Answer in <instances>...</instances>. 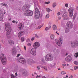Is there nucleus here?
<instances>
[{"label": "nucleus", "mask_w": 78, "mask_h": 78, "mask_svg": "<svg viewBox=\"0 0 78 78\" xmlns=\"http://www.w3.org/2000/svg\"><path fill=\"white\" fill-rule=\"evenodd\" d=\"M40 14H41V13L39 9L37 8H36L35 11L34 16L35 19H39V18L40 17Z\"/></svg>", "instance_id": "1"}, {"label": "nucleus", "mask_w": 78, "mask_h": 78, "mask_svg": "<svg viewBox=\"0 0 78 78\" xmlns=\"http://www.w3.org/2000/svg\"><path fill=\"white\" fill-rule=\"evenodd\" d=\"M24 14L25 16H31L33 14V12L30 10H27L25 11Z\"/></svg>", "instance_id": "2"}, {"label": "nucleus", "mask_w": 78, "mask_h": 78, "mask_svg": "<svg viewBox=\"0 0 78 78\" xmlns=\"http://www.w3.org/2000/svg\"><path fill=\"white\" fill-rule=\"evenodd\" d=\"M5 30L7 33H9V32H11V28L10 24L8 23L5 24Z\"/></svg>", "instance_id": "3"}, {"label": "nucleus", "mask_w": 78, "mask_h": 78, "mask_svg": "<svg viewBox=\"0 0 78 78\" xmlns=\"http://www.w3.org/2000/svg\"><path fill=\"white\" fill-rule=\"evenodd\" d=\"M45 59L47 61L53 60V57H52V55L50 54L47 55L45 57Z\"/></svg>", "instance_id": "4"}, {"label": "nucleus", "mask_w": 78, "mask_h": 78, "mask_svg": "<svg viewBox=\"0 0 78 78\" xmlns=\"http://www.w3.org/2000/svg\"><path fill=\"white\" fill-rule=\"evenodd\" d=\"M73 11H74V9L73 7H70L68 9L70 17H73Z\"/></svg>", "instance_id": "5"}, {"label": "nucleus", "mask_w": 78, "mask_h": 78, "mask_svg": "<svg viewBox=\"0 0 78 78\" xmlns=\"http://www.w3.org/2000/svg\"><path fill=\"white\" fill-rule=\"evenodd\" d=\"M62 38H60L59 40H55V42L58 46H61V45L62 44Z\"/></svg>", "instance_id": "6"}, {"label": "nucleus", "mask_w": 78, "mask_h": 78, "mask_svg": "<svg viewBox=\"0 0 78 78\" xmlns=\"http://www.w3.org/2000/svg\"><path fill=\"white\" fill-rule=\"evenodd\" d=\"M30 8V6L28 4H26L25 5L23 8H22V10H23V11H27V10H29L28 9H29Z\"/></svg>", "instance_id": "7"}, {"label": "nucleus", "mask_w": 78, "mask_h": 78, "mask_svg": "<svg viewBox=\"0 0 78 78\" xmlns=\"http://www.w3.org/2000/svg\"><path fill=\"white\" fill-rule=\"evenodd\" d=\"M62 17H64L63 18V20H68V19H69V18H68V13H65L62 16Z\"/></svg>", "instance_id": "8"}, {"label": "nucleus", "mask_w": 78, "mask_h": 78, "mask_svg": "<svg viewBox=\"0 0 78 78\" xmlns=\"http://www.w3.org/2000/svg\"><path fill=\"white\" fill-rule=\"evenodd\" d=\"M30 53L32 55L35 56L36 55V49L34 48H32L31 49L30 51Z\"/></svg>", "instance_id": "9"}, {"label": "nucleus", "mask_w": 78, "mask_h": 78, "mask_svg": "<svg viewBox=\"0 0 78 78\" xmlns=\"http://www.w3.org/2000/svg\"><path fill=\"white\" fill-rule=\"evenodd\" d=\"M39 46H40V44L38 42H35L34 44V47L35 49L39 47Z\"/></svg>", "instance_id": "10"}, {"label": "nucleus", "mask_w": 78, "mask_h": 78, "mask_svg": "<svg viewBox=\"0 0 78 78\" xmlns=\"http://www.w3.org/2000/svg\"><path fill=\"white\" fill-rule=\"evenodd\" d=\"M18 61L22 64H24L26 62V61H25L24 58H20L18 59Z\"/></svg>", "instance_id": "11"}, {"label": "nucleus", "mask_w": 78, "mask_h": 78, "mask_svg": "<svg viewBox=\"0 0 78 78\" xmlns=\"http://www.w3.org/2000/svg\"><path fill=\"white\" fill-rule=\"evenodd\" d=\"M1 55L3 56L1 57V60L2 61V62H3V61H7L6 57H4L5 54L2 53Z\"/></svg>", "instance_id": "12"}, {"label": "nucleus", "mask_w": 78, "mask_h": 78, "mask_svg": "<svg viewBox=\"0 0 78 78\" xmlns=\"http://www.w3.org/2000/svg\"><path fill=\"white\" fill-rule=\"evenodd\" d=\"M67 26L69 28H72L73 27V24L71 22L69 21L67 23Z\"/></svg>", "instance_id": "13"}, {"label": "nucleus", "mask_w": 78, "mask_h": 78, "mask_svg": "<svg viewBox=\"0 0 78 78\" xmlns=\"http://www.w3.org/2000/svg\"><path fill=\"white\" fill-rule=\"evenodd\" d=\"M72 47L73 48L75 47L76 46H78V42L76 41L74 43H71Z\"/></svg>", "instance_id": "14"}, {"label": "nucleus", "mask_w": 78, "mask_h": 78, "mask_svg": "<svg viewBox=\"0 0 78 78\" xmlns=\"http://www.w3.org/2000/svg\"><path fill=\"white\" fill-rule=\"evenodd\" d=\"M66 61H72V57L70 55L67 56L66 58Z\"/></svg>", "instance_id": "15"}, {"label": "nucleus", "mask_w": 78, "mask_h": 78, "mask_svg": "<svg viewBox=\"0 0 78 78\" xmlns=\"http://www.w3.org/2000/svg\"><path fill=\"white\" fill-rule=\"evenodd\" d=\"M16 53H17V51L16 50V48H13L12 50V55H16Z\"/></svg>", "instance_id": "16"}, {"label": "nucleus", "mask_w": 78, "mask_h": 78, "mask_svg": "<svg viewBox=\"0 0 78 78\" xmlns=\"http://www.w3.org/2000/svg\"><path fill=\"white\" fill-rule=\"evenodd\" d=\"M24 34V32L23 31H21L18 34V36L19 38H20V37Z\"/></svg>", "instance_id": "17"}, {"label": "nucleus", "mask_w": 78, "mask_h": 78, "mask_svg": "<svg viewBox=\"0 0 78 78\" xmlns=\"http://www.w3.org/2000/svg\"><path fill=\"white\" fill-rule=\"evenodd\" d=\"M23 24L21 23L20 25L19 26V28L20 30H22L23 28Z\"/></svg>", "instance_id": "18"}, {"label": "nucleus", "mask_w": 78, "mask_h": 78, "mask_svg": "<svg viewBox=\"0 0 78 78\" xmlns=\"http://www.w3.org/2000/svg\"><path fill=\"white\" fill-rule=\"evenodd\" d=\"M27 62L28 64H31V63H33L34 61L31 59H29L27 60Z\"/></svg>", "instance_id": "19"}, {"label": "nucleus", "mask_w": 78, "mask_h": 78, "mask_svg": "<svg viewBox=\"0 0 78 78\" xmlns=\"http://www.w3.org/2000/svg\"><path fill=\"white\" fill-rule=\"evenodd\" d=\"M6 36L8 38H10L11 37V34L9 32H7L6 33Z\"/></svg>", "instance_id": "20"}, {"label": "nucleus", "mask_w": 78, "mask_h": 78, "mask_svg": "<svg viewBox=\"0 0 78 78\" xmlns=\"http://www.w3.org/2000/svg\"><path fill=\"white\" fill-rule=\"evenodd\" d=\"M8 43L9 44L12 45V44H14V41L12 40H9L8 41Z\"/></svg>", "instance_id": "21"}, {"label": "nucleus", "mask_w": 78, "mask_h": 78, "mask_svg": "<svg viewBox=\"0 0 78 78\" xmlns=\"http://www.w3.org/2000/svg\"><path fill=\"white\" fill-rule=\"evenodd\" d=\"M65 30V32L66 33H69V32L70 31L69 29L67 28H66Z\"/></svg>", "instance_id": "22"}, {"label": "nucleus", "mask_w": 78, "mask_h": 78, "mask_svg": "<svg viewBox=\"0 0 78 78\" xmlns=\"http://www.w3.org/2000/svg\"><path fill=\"white\" fill-rule=\"evenodd\" d=\"M56 28H57L56 25H53L52 28L53 30H56Z\"/></svg>", "instance_id": "23"}, {"label": "nucleus", "mask_w": 78, "mask_h": 78, "mask_svg": "<svg viewBox=\"0 0 78 78\" xmlns=\"http://www.w3.org/2000/svg\"><path fill=\"white\" fill-rule=\"evenodd\" d=\"M77 16V14L75 13L73 16V20H74L75 19V18Z\"/></svg>", "instance_id": "24"}, {"label": "nucleus", "mask_w": 78, "mask_h": 78, "mask_svg": "<svg viewBox=\"0 0 78 78\" xmlns=\"http://www.w3.org/2000/svg\"><path fill=\"white\" fill-rule=\"evenodd\" d=\"M49 17H50V15H49V14H48L46 15L45 18V19H48Z\"/></svg>", "instance_id": "25"}, {"label": "nucleus", "mask_w": 78, "mask_h": 78, "mask_svg": "<svg viewBox=\"0 0 78 78\" xmlns=\"http://www.w3.org/2000/svg\"><path fill=\"white\" fill-rule=\"evenodd\" d=\"M11 78H17V77L13 74H11Z\"/></svg>", "instance_id": "26"}, {"label": "nucleus", "mask_w": 78, "mask_h": 78, "mask_svg": "<svg viewBox=\"0 0 78 78\" xmlns=\"http://www.w3.org/2000/svg\"><path fill=\"white\" fill-rule=\"evenodd\" d=\"M42 68H43V69H44L45 71H47V67L45 66H42Z\"/></svg>", "instance_id": "27"}, {"label": "nucleus", "mask_w": 78, "mask_h": 78, "mask_svg": "<svg viewBox=\"0 0 78 78\" xmlns=\"http://www.w3.org/2000/svg\"><path fill=\"white\" fill-rule=\"evenodd\" d=\"M1 5L2 6H7V5L5 3H2L1 4Z\"/></svg>", "instance_id": "28"}, {"label": "nucleus", "mask_w": 78, "mask_h": 78, "mask_svg": "<svg viewBox=\"0 0 78 78\" xmlns=\"http://www.w3.org/2000/svg\"><path fill=\"white\" fill-rule=\"evenodd\" d=\"M51 39H54V38H55L54 35L51 34Z\"/></svg>", "instance_id": "29"}, {"label": "nucleus", "mask_w": 78, "mask_h": 78, "mask_svg": "<svg viewBox=\"0 0 78 78\" xmlns=\"http://www.w3.org/2000/svg\"><path fill=\"white\" fill-rule=\"evenodd\" d=\"M2 62L3 65H6V61H3Z\"/></svg>", "instance_id": "30"}, {"label": "nucleus", "mask_w": 78, "mask_h": 78, "mask_svg": "<svg viewBox=\"0 0 78 78\" xmlns=\"http://www.w3.org/2000/svg\"><path fill=\"white\" fill-rule=\"evenodd\" d=\"M46 11L48 12H49L50 11V9L49 8H46Z\"/></svg>", "instance_id": "31"}, {"label": "nucleus", "mask_w": 78, "mask_h": 78, "mask_svg": "<svg viewBox=\"0 0 78 78\" xmlns=\"http://www.w3.org/2000/svg\"><path fill=\"white\" fill-rule=\"evenodd\" d=\"M53 7L55 8L56 6V3H54L52 5Z\"/></svg>", "instance_id": "32"}, {"label": "nucleus", "mask_w": 78, "mask_h": 78, "mask_svg": "<svg viewBox=\"0 0 78 78\" xmlns=\"http://www.w3.org/2000/svg\"><path fill=\"white\" fill-rule=\"evenodd\" d=\"M74 56H75V57H76V58H77V57H78V53H75L74 55Z\"/></svg>", "instance_id": "33"}, {"label": "nucleus", "mask_w": 78, "mask_h": 78, "mask_svg": "<svg viewBox=\"0 0 78 78\" xmlns=\"http://www.w3.org/2000/svg\"><path fill=\"white\" fill-rule=\"evenodd\" d=\"M66 72L64 71H62L61 72V74L62 75H64V74H66Z\"/></svg>", "instance_id": "34"}, {"label": "nucleus", "mask_w": 78, "mask_h": 78, "mask_svg": "<svg viewBox=\"0 0 78 78\" xmlns=\"http://www.w3.org/2000/svg\"><path fill=\"white\" fill-rule=\"evenodd\" d=\"M78 69V66H75L74 67V70H77Z\"/></svg>", "instance_id": "35"}, {"label": "nucleus", "mask_w": 78, "mask_h": 78, "mask_svg": "<svg viewBox=\"0 0 78 78\" xmlns=\"http://www.w3.org/2000/svg\"><path fill=\"white\" fill-rule=\"evenodd\" d=\"M55 65H56V64L54 63L52 64H51V66L52 67H54V66H55Z\"/></svg>", "instance_id": "36"}, {"label": "nucleus", "mask_w": 78, "mask_h": 78, "mask_svg": "<svg viewBox=\"0 0 78 78\" xmlns=\"http://www.w3.org/2000/svg\"><path fill=\"white\" fill-rule=\"evenodd\" d=\"M74 63L75 64H76V65H78V62L77 61L74 62Z\"/></svg>", "instance_id": "37"}, {"label": "nucleus", "mask_w": 78, "mask_h": 78, "mask_svg": "<svg viewBox=\"0 0 78 78\" xmlns=\"http://www.w3.org/2000/svg\"><path fill=\"white\" fill-rule=\"evenodd\" d=\"M50 2H45V4H46V5H48V4H49Z\"/></svg>", "instance_id": "38"}, {"label": "nucleus", "mask_w": 78, "mask_h": 78, "mask_svg": "<svg viewBox=\"0 0 78 78\" xmlns=\"http://www.w3.org/2000/svg\"><path fill=\"white\" fill-rule=\"evenodd\" d=\"M21 40L22 42H23V41H24V38H23V37H21Z\"/></svg>", "instance_id": "39"}, {"label": "nucleus", "mask_w": 78, "mask_h": 78, "mask_svg": "<svg viewBox=\"0 0 78 78\" xmlns=\"http://www.w3.org/2000/svg\"><path fill=\"white\" fill-rule=\"evenodd\" d=\"M27 42H30V40L29 38L27 39L26 41Z\"/></svg>", "instance_id": "40"}, {"label": "nucleus", "mask_w": 78, "mask_h": 78, "mask_svg": "<svg viewBox=\"0 0 78 78\" xmlns=\"http://www.w3.org/2000/svg\"><path fill=\"white\" fill-rule=\"evenodd\" d=\"M49 30V28H48V27H47L45 28V30L46 31H47V30Z\"/></svg>", "instance_id": "41"}, {"label": "nucleus", "mask_w": 78, "mask_h": 78, "mask_svg": "<svg viewBox=\"0 0 78 78\" xmlns=\"http://www.w3.org/2000/svg\"><path fill=\"white\" fill-rule=\"evenodd\" d=\"M65 6H66V8H67V7H68V4H66L65 5Z\"/></svg>", "instance_id": "42"}, {"label": "nucleus", "mask_w": 78, "mask_h": 78, "mask_svg": "<svg viewBox=\"0 0 78 78\" xmlns=\"http://www.w3.org/2000/svg\"><path fill=\"white\" fill-rule=\"evenodd\" d=\"M43 26L41 25H40V26H39V27H38V28H39V29H40V28H41V27H42V26Z\"/></svg>", "instance_id": "43"}, {"label": "nucleus", "mask_w": 78, "mask_h": 78, "mask_svg": "<svg viewBox=\"0 0 78 78\" xmlns=\"http://www.w3.org/2000/svg\"><path fill=\"white\" fill-rule=\"evenodd\" d=\"M60 14H61V12H58L57 16H59V15H60Z\"/></svg>", "instance_id": "44"}, {"label": "nucleus", "mask_w": 78, "mask_h": 78, "mask_svg": "<svg viewBox=\"0 0 78 78\" xmlns=\"http://www.w3.org/2000/svg\"><path fill=\"white\" fill-rule=\"evenodd\" d=\"M41 61L42 62H44L45 60H44V59H41Z\"/></svg>", "instance_id": "45"}, {"label": "nucleus", "mask_w": 78, "mask_h": 78, "mask_svg": "<svg viewBox=\"0 0 78 78\" xmlns=\"http://www.w3.org/2000/svg\"><path fill=\"white\" fill-rule=\"evenodd\" d=\"M27 45L28 46H31V44H30V43H28L27 44Z\"/></svg>", "instance_id": "46"}, {"label": "nucleus", "mask_w": 78, "mask_h": 78, "mask_svg": "<svg viewBox=\"0 0 78 78\" xmlns=\"http://www.w3.org/2000/svg\"><path fill=\"white\" fill-rule=\"evenodd\" d=\"M19 56H20V54H18L16 56V57L17 58H18V57H19Z\"/></svg>", "instance_id": "47"}, {"label": "nucleus", "mask_w": 78, "mask_h": 78, "mask_svg": "<svg viewBox=\"0 0 78 78\" xmlns=\"http://www.w3.org/2000/svg\"><path fill=\"white\" fill-rule=\"evenodd\" d=\"M34 39V37H33L32 39H31V40L32 41H33V40Z\"/></svg>", "instance_id": "48"}, {"label": "nucleus", "mask_w": 78, "mask_h": 78, "mask_svg": "<svg viewBox=\"0 0 78 78\" xmlns=\"http://www.w3.org/2000/svg\"><path fill=\"white\" fill-rule=\"evenodd\" d=\"M15 76H18V75L17 74V72H16L15 73Z\"/></svg>", "instance_id": "49"}, {"label": "nucleus", "mask_w": 78, "mask_h": 78, "mask_svg": "<svg viewBox=\"0 0 78 78\" xmlns=\"http://www.w3.org/2000/svg\"><path fill=\"white\" fill-rule=\"evenodd\" d=\"M66 66V64H63L62 65V66H63V67H64L65 66Z\"/></svg>", "instance_id": "50"}, {"label": "nucleus", "mask_w": 78, "mask_h": 78, "mask_svg": "<svg viewBox=\"0 0 78 78\" xmlns=\"http://www.w3.org/2000/svg\"><path fill=\"white\" fill-rule=\"evenodd\" d=\"M12 23H16V21L15 20H13L12 21Z\"/></svg>", "instance_id": "51"}, {"label": "nucleus", "mask_w": 78, "mask_h": 78, "mask_svg": "<svg viewBox=\"0 0 78 78\" xmlns=\"http://www.w3.org/2000/svg\"><path fill=\"white\" fill-rule=\"evenodd\" d=\"M37 70H40V69H41V68H40V67H39L38 66H37Z\"/></svg>", "instance_id": "52"}, {"label": "nucleus", "mask_w": 78, "mask_h": 78, "mask_svg": "<svg viewBox=\"0 0 78 78\" xmlns=\"http://www.w3.org/2000/svg\"><path fill=\"white\" fill-rule=\"evenodd\" d=\"M14 70H15V72H17V69H16V68H15V69H14Z\"/></svg>", "instance_id": "53"}, {"label": "nucleus", "mask_w": 78, "mask_h": 78, "mask_svg": "<svg viewBox=\"0 0 78 78\" xmlns=\"http://www.w3.org/2000/svg\"><path fill=\"white\" fill-rule=\"evenodd\" d=\"M38 77H41V76H38V75H37V76L36 77V78H38Z\"/></svg>", "instance_id": "54"}, {"label": "nucleus", "mask_w": 78, "mask_h": 78, "mask_svg": "<svg viewBox=\"0 0 78 78\" xmlns=\"http://www.w3.org/2000/svg\"><path fill=\"white\" fill-rule=\"evenodd\" d=\"M3 72H6V69H4L3 70Z\"/></svg>", "instance_id": "55"}, {"label": "nucleus", "mask_w": 78, "mask_h": 78, "mask_svg": "<svg viewBox=\"0 0 78 78\" xmlns=\"http://www.w3.org/2000/svg\"><path fill=\"white\" fill-rule=\"evenodd\" d=\"M48 28L49 29H50V28H51V26H49Z\"/></svg>", "instance_id": "56"}, {"label": "nucleus", "mask_w": 78, "mask_h": 78, "mask_svg": "<svg viewBox=\"0 0 78 78\" xmlns=\"http://www.w3.org/2000/svg\"><path fill=\"white\" fill-rule=\"evenodd\" d=\"M76 10H78V6L76 7Z\"/></svg>", "instance_id": "57"}, {"label": "nucleus", "mask_w": 78, "mask_h": 78, "mask_svg": "<svg viewBox=\"0 0 78 78\" xmlns=\"http://www.w3.org/2000/svg\"><path fill=\"white\" fill-rule=\"evenodd\" d=\"M24 48L25 50H26V46H24Z\"/></svg>", "instance_id": "58"}, {"label": "nucleus", "mask_w": 78, "mask_h": 78, "mask_svg": "<svg viewBox=\"0 0 78 78\" xmlns=\"http://www.w3.org/2000/svg\"><path fill=\"white\" fill-rule=\"evenodd\" d=\"M61 19V18L60 17H58V20H60Z\"/></svg>", "instance_id": "59"}, {"label": "nucleus", "mask_w": 78, "mask_h": 78, "mask_svg": "<svg viewBox=\"0 0 78 78\" xmlns=\"http://www.w3.org/2000/svg\"><path fill=\"white\" fill-rule=\"evenodd\" d=\"M35 37H37V35L35 34Z\"/></svg>", "instance_id": "60"}, {"label": "nucleus", "mask_w": 78, "mask_h": 78, "mask_svg": "<svg viewBox=\"0 0 78 78\" xmlns=\"http://www.w3.org/2000/svg\"><path fill=\"white\" fill-rule=\"evenodd\" d=\"M73 76H71L70 77V78H73Z\"/></svg>", "instance_id": "61"}, {"label": "nucleus", "mask_w": 78, "mask_h": 78, "mask_svg": "<svg viewBox=\"0 0 78 78\" xmlns=\"http://www.w3.org/2000/svg\"><path fill=\"white\" fill-rule=\"evenodd\" d=\"M42 78H46V77H45V76H44Z\"/></svg>", "instance_id": "62"}, {"label": "nucleus", "mask_w": 78, "mask_h": 78, "mask_svg": "<svg viewBox=\"0 0 78 78\" xmlns=\"http://www.w3.org/2000/svg\"><path fill=\"white\" fill-rule=\"evenodd\" d=\"M9 20H11V18H10L9 19H8Z\"/></svg>", "instance_id": "63"}, {"label": "nucleus", "mask_w": 78, "mask_h": 78, "mask_svg": "<svg viewBox=\"0 0 78 78\" xmlns=\"http://www.w3.org/2000/svg\"><path fill=\"white\" fill-rule=\"evenodd\" d=\"M4 14H6V12H5V11L4 12Z\"/></svg>", "instance_id": "64"}]
</instances>
